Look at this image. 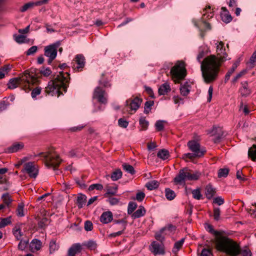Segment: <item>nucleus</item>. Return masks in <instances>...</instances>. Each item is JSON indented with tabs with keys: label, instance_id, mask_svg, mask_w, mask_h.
Instances as JSON below:
<instances>
[{
	"label": "nucleus",
	"instance_id": "f257e3e1",
	"mask_svg": "<svg viewBox=\"0 0 256 256\" xmlns=\"http://www.w3.org/2000/svg\"><path fill=\"white\" fill-rule=\"evenodd\" d=\"M216 52V56L212 54L208 56L201 62L202 76L206 84L216 80L222 64L227 60L228 55L224 46L220 48V51Z\"/></svg>",
	"mask_w": 256,
	"mask_h": 256
},
{
	"label": "nucleus",
	"instance_id": "f03ea898",
	"mask_svg": "<svg viewBox=\"0 0 256 256\" xmlns=\"http://www.w3.org/2000/svg\"><path fill=\"white\" fill-rule=\"evenodd\" d=\"M40 78L38 74H36V69H31L30 72L28 70L25 71L24 73L20 74L17 77V87L18 85H21L22 88L25 90H31V96L32 98H36L37 96L39 95L42 91L40 87L37 86L32 89L30 88L31 85H34L38 83V78Z\"/></svg>",
	"mask_w": 256,
	"mask_h": 256
},
{
	"label": "nucleus",
	"instance_id": "7ed1b4c3",
	"mask_svg": "<svg viewBox=\"0 0 256 256\" xmlns=\"http://www.w3.org/2000/svg\"><path fill=\"white\" fill-rule=\"evenodd\" d=\"M70 80V74L68 72H60L58 74L48 82V86L45 88L44 92L46 94H57L58 96L62 94L61 90L64 92H66Z\"/></svg>",
	"mask_w": 256,
	"mask_h": 256
},
{
	"label": "nucleus",
	"instance_id": "20e7f679",
	"mask_svg": "<svg viewBox=\"0 0 256 256\" xmlns=\"http://www.w3.org/2000/svg\"><path fill=\"white\" fill-rule=\"evenodd\" d=\"M218 247L220 252H225L230 256H252V253L248 246H246L242 250L239 244L230 238H224L219 242Z\"/></svg>",
	"mask_w": 256,
	"mask_h": 256
},
{
	"label": "nucleus",
	"instance_id": "39448f33",
	"mask_svg": "<svg viewBox=\"0 0 256 256\" xmlns=\"http://www.w3.org/2000/svg\"><path fill=\"white\" fill-rule=\"evenodd\" d=\"M42 156L44 159L45 165L49 168H52L55 170L62 162L59 156L55 152H40L34 156Z\"/></svg>",
	"mask_w": 256,
	"mask_h": 256
},
{
	"label": "nucleus",
	"instance_id": "423d86ee",
	"mask_svg": "<svg viewBox=\"0 0 256 256\" xmlns=\"http://www.w3.org/2000/svg\"><path fill=\"white\" fill-rule=\"evenodd\" d=\"M200 174L196 172L192 173L191 170L187 168H184L179 170L178 174L174 178V182L176 184H182L186 180H193L199 178Z\"/></svg>",
	"mask_w": 256,
	"mask_h": 256
},
{
	"label": "nucleus",
	"instance_id": "0eeeda50",
	"mask_svg": "<svg viewBox=\"0 0 256 256\" xmlns=\"http://www.w3.org/2000/svg\"><path fill=\"white\" fill-rule=\"evenodd\" d=\"M170 74L175 83H180L186 76L185 64L182 61H178L172 68Z\"/></svg>",
	"mask_w": 256,
	"mask_h": 256
},
{
	"label": "nucleus",
	"instance_id": "6e6552de",
	"mask_svg": "<svg viewBox=\"0 0 256 256\" xmlns=\"http://www.w3.org/2000/svg\"><path fill=\"white\" fill-rule=\"evenodd\" d=\"M207 230L216 236V238L214 239L216 248L218 251L220 252V250L218 247L219 242H220L222 238H228L227 236H225L226 234L224 230L218 231L214 230L212 226L210 224H208V226Z\"/></svg>",
	"mask_w": 256,
	"mask_h": 256
},
{
	"label": "nucleus",
	"instance_id": "1a4fd4ad",
	"mask_svg": "<svg viewBox=\"0 0 256 256\" xmlns=\"http://www.w3.org/2000/svg\"><path fill=\"white\" fill-rule=\"evenodd\" d=\"M187 144L189 149L196 154L198 158L203 156L206 152L205 150L200 148V144L194 140L189 141Z\"/></svg>",
	"mask_w": 256,
	"mask_h": 256
},
{
	"label": "nucleus",
	"instance_id": "9d476101",
	"mask_svg": "<svg viewBox=\"0 0 256 256\" xmlns=\"http://www.w3.org/2000/svg\"><path fill=\"white\" fill-rule=\"evenodd\" d=\"M24 170L31 178H36L38 174V166L34 162H28L24 166Z\"/></svg>",
	"mask_w": 256,
	"mask_h": 256
},
{
	"label": "nucleus",
	"instance_id": "9b49d317",
	"mask_svg": "<svg viewBox=\"0 0 256 256\" xmlns=\"http://www.w3.org/2000/svg\"><path fill=\"white\" fill-rule=\"evenodd\" d=\"M105 95V90L100 86H97L94 90L93 98L96 99L101 104H106L107 102V98Z\"/></svg>",
	"mask_w": 256,
	"mask_h": 256
},
{
	"label": "nucleus",
	"instance_id": "f8f14e48",
	"mask_svg": "<svg viewBox=\"0 0 256 256\" xmlns=\"http://www.w3.org/2000/svg\"><path fill=\"white\" fill-rule=\"evenodd\" d=\"M60 45L59 42L47 46L44 48V55L55 58L57 55V49Z\"/></svg>",
	"mask_w": 256,
	"mask_h": 256
},
{
	"label": "nucleus",
	"instance_id": "ddd939ff",
	"mask_svg": "<svg viewBox=\"0 0 256 256\" xmlns=\"http://www.w3.org/2000/svg\"><path fill=\"white\" fill-rule=\"evenodd\" d=\"M18 232V233L19 236H17V240H20L18 247L20 250H24L28 248L29 244V239L28 237L24 234L23 232L19 228H17Z\"/></svg>",
	"mask_w": 256,
	"mask_h": 256
},
{
	"label": "nucleus",
	"instance_id": "4468645a",
	"mask_svg": "<svg viewBox=\"0 0 256 256\" xmlns=\"http://www.w3.org/2000/svg\"><path fill=\"white\" fill-rule=\"evenodd\" d=\"M74 60L76 64H73L72 66L73 69L78 72L81 71L85 65L84 56L82 54H77Z\"/></svg>",
	"mask_w": 256,
	"mask_h": 256
},
{
	"label": "nucleus",
	"instance_id": "2eb2a0df",
	"mask_svg": "<svg viewBox=\"0 0 256 256\" xmlns=\"http://www.w3.org/2000/svg\"><path fill=\"white\" fill-rule=\"evenodd\" d=\"M211 136H214L213 142L214 143L220 142L224 137V132L220 127L214 126L210 132Z\"/></svg>",
	"mask_w": 256,
	"mask_h": 256
},
{
	"label": "nucleus",
	"instance_id": "dca6fc26",
	"mask_svg": "<svg viewBox=\"0 0 256 256\" xmlns=\"http://www.w3.org/2000/svg\"><path fill=\"white\" fill-rule=\"evenodd\" d=\"M142 100L138 97L133 99H129L126 101V106H128L131 110L136 112L140 106Z\"/></svg>",
	"mask_w": 256,
	"mask_h": 256
},
{
	"label": "nucleus",
	"instance_id": "f3484780",
	"mask_svg": "<svg viewBox=\"0 0 256 256\" xmlns=\"http://www.w3.org/2000/svg\"><path fill=\"white\" fill-rule=\"evenodd\" d=\"M83 248L80 243L73 244L68 250V256H76V254L80 253Z\"/></svg>",
	"mask_w": 256,
	"mask_h": 256
},
{
	"label": "nucleus",
	"instance_id": "a211bd4d",
	"mask_svg": "<svg viewBox=\"0 0 256 256\" xmlns=\"http://www.w3.org/2000/svg\"><path fill=\"white\" fill-rule=\"evenodd\" d=\"M151 251L154 254H164V250L162 244H160L156 242H153L151 244Z\"/></svg>",
	"mask_w": 256,
	"mask_h": 256
},
{
	"label": "nucleus",
	"instance_id": "6ab92c4d",
	"mask_svg": "<svg viewBox=\"0 0 256 256\" xmlns=\"http://www.w3.org/2000/svg\"><path fill=\"white\" fill-rule=\"evenodd\" d=\"M222 12L220 14L222 20L226 24L230 22L232 20V16L230 14L228 11L226 7L221 8Z\"/></svg>",
	"mask_w": 256,
	"mask_h": 256
},
{
	"label": "nucleus",
	"instance_id": "aec40b11",
	"mask_svg": "<svg viewBox=\"0 0 256 256\" xmlns=\"http://www.w3.org/2000/svg\"><path fill=\"white\" fill-rule=\"evenodd\" d=\"M113 218L112 214L111 212H104L100 217V221L104 224L111 222Z\"/></svg>",
	"mask_w": 256,
	"mask_h": 256
},
{
	"label": "nucleus",
	"instance_id": "412c9836",
	"mask_svg": "<svg viewBox=\"0 0 256 256\" xmlns=\"http://www.w3.org/2000/svg\"><path fill=\"white\" fill-rule=\"evenodd\" d=\"M105 190L106 192L104 194V196L105 198H108L110 196H113L116 195L118 192L117 186H110L108 185L106 186Z\"/></svg>",
	"mask_w": 256,
	"mask_h": 256
},
{
	"label": "nucleus",
	"instance_id": "4be33fe9",
	"mask_svg": "<svg viewBox=\"0 0 256 256\" xmlns=\"http://www.w3.org/2000/svg\"><path fill=\"white\" fill-rule=\"evenodd\" d=\"M42 246L41 241L38 239H34L30 244V247L32 252L40 250Z\"/></svg>",
	"mask_w": 256,
	"mask_h": 256
},
{
	"label": "nucleus",
	"instance_id": "5701e85b",
	"mask_svg": "<svg viewBox=\"0 0 256 256\" xmlns=\"http://www.w3.org/2000/svg\"><path fill=\"white\" fill-rule=\"evenodd\" d=\"M171 90L170 84L168 82H165L162 84L158 90L159 95L166 94Z\"/></svg>",
	"mask_w": 256,
	"mask_h": 256
},
{
	"label": "nucleus",
	"instance_id": "b1692460",
	"mask_svg": "<svg viewBox=\"0 0 256 256\" xmlns=\"http://www.w3.org/2000/svg\"><path fill=\"white\" fill-rule=\"evenodd\" d=\"M81 245L83 248H86L90 250H94L97 248V244L96 242L93 240H89L87 242H82Z\"/></svg>",
	"mask_w": 256,
	"mask_h": 256
},
{
	"label": "nucleus",
	"instance_id": "393cba45",
	"mask_svg": "<svg viewBox=\"0 0 256 256\" xmlns=\"http://www.w3.org/2000/svg\"><path fill=\"white\" fill-rule=\"evenodd\" d=\"M216 193V189L214 188L212 185L208 184L206 187V195L208 199L210 200L215 195Z\"/></svg>",
	"mask_w": 256,
	"mask_h": 256
},
{
	"label": "nucleus",
	"instance_id": "a878e982",
	"mask_svg": "<svg viewBox=\"0 0 256 256\" xmlns=\"http://www.w3.org/2000/svg\"><path fill=\"white\" fill-rule=\"evenodd\" d=\"M242 88L240 89V92L242 96L246 97L251 92L250 89L248 87V83L247 82H242Z\"/></svg>",
	"mask_w": 256,
	"mask_h": 256
},
{
	"label": "nucleus",
	"instance_id": "bb28decb",
	"mask_svg": "<svg viewBox=\"0 0 256 256\" xmlns=\"http://www.w3.org/2000/svg\"><path fill=\"white\" fill-rule=\"evenodd\" d=\"M24 204L23 202L18 204L17 206V216L23 217L28 214V210L24 208Z\"/></svg>",
	"mask_w": 256,
	"mask_h": 256
},
{
	"label": "nucleus",
	"instance_id": "cd10ccee",
	"mask_svg": "<svg viewBox=\"0 0 256 256\" xmlns=\"http://www.w3.org/2000/svg\"><path fill=\"white\" fill-rule=\"evenodd\" d=\"M146 214V210L143 206H140L139 208L134 212L132 214V217L134 219L138 218L144 216Z\"/></svg>",
	"mask_w": 256,
	"mask_h": 256
},
{
	"label": "nucleus",
	"instance_id": "c85d7f7f",
	"mask_svg": "<svg viewBox=\"0 0 256 256\" xmlns=\"http://www.w3.org/2000/svg\"><path fill=\"white\" fill-rule=\"evenodd\" d=\"M122 172L120 169H116L112 174L110 178L113 181H116L120 179L122 176Z\"/></svg>",
	"mask_w": 256,
	"mask_h": 256
},
{
	"label": "nucleus",
	"instance_id": "c756f323",
	"mask_svg": "<svg viewBox=\"0 0 256 256\" xmlns=\"http://www.w3.org/2000/svg\"><path fill=\"white\" fill-rule=\"evenodd\" d=\"M160 185V182L156 180H150L146 184V187L150 190L157 188Z\"/></svg>",
	"mask_w": 256,
	"mask_h": 256
},
{
	"label": "nucleus",
	"instance_id": "7c9ffc66",
	"mask_svg": "<svg viewBox=\"0 0 256 256\" xmlns=\"http://www.w3.org/2000/svg\"><path fill=\"white\" fill-rule=\"evenodd\" d=\"M248 156L251 160L255 162L256 160V144H253L248 151Z\"/></svg>",
	"mask_w": 256,
	"mask_h": 256
},
{
	"label": "nucleus",
	"instance_id": "2f4dec72",
	"mask_svg": "<svg viewBox=\"0 0 256 256\" xmlns=\"http://www.w3.org/2000/svg\"><path fill=\"white\" fill-rule=\"evenodd\" d=\"M157 156L163 160H166L169 158L170 154L168 150L166 149H162L158 152Z\"/></svg>",
	"mask_w": 256,
	"mask_h": 256
},
{
	"label": "nucleus",
	"instance_id": "473e14b6",
	"mask_svg": "<svg viewBox=\"0 0 256 256\" xmlns=\"http://www.w3.org/2000/svg\"><path fill=\"white\" fill-rule=\"evenodd\" d=\"M206 248L202 250L200 256H214L212 252V248L208 244L205 245Z\"/></svg>",
	"mask_w": 256,
	"mask_h": 256
},
{
	"label": "nucleus",
	"instance_id": "72a5a7b5",
	"mask_svg": "<svg viewBox=\"0 0 256 256\" xmlns=\"http://www.w3.org/2000/svg\"><path fill=\"white\" fill-rule=\"evenodd\" d=\"M165 196L168 200H172L175 198L176 194L174 190L170 188H166L165 189Z\"/></svg>",
	"mask_w": 256,
	"mask_h": 256
},
{
	"label": "nucleus",
	"instance_id": "f704fd0d",
	"mask_svg": "<svg viewBox=\"0 0 256 256\" xmlns=\"http://www.w3.org/2000/svg\"><path fill=\"white\" fill-rule=\"evenodd\" d=\"M139 123L142 128L140 130H147L149 122L146 120L145 117H140L139 120Z\"/></svg>",
	"mask_w": 256,
	"mask_h": 256
},
{
	"label": "nucleus",
	"instance_id": "c9c22d12",
	"mask_svg": "<svg viewBox=\"0 0 256 256\" xmlns=\"http://www.w3.org/2000/svg\"><path fill=\"white\" fill-rule=\"evenodd\" d=\"M184 241V238H182L180 240H178L175 242L174 246L172 248V252L174 254H176L180 249L182 247Z\"/></svg>",
	"mask_w": 256,
	"mask_h": 256
},
{
	"label": "nucleus",
	"instance_id": "e433bc0d",
	"mask_svg": "<svg viewBox=\"0 0 256 256\" xmlns=\"http://www.w3.org/2000/svg\"><path fill=\"white\" fill-rule=\"evenodd\" d=\"M123 169L126 172L130 174L133 175L136 173V170H134V167L129 164L124 163L122 165Z\"/></svg>",
	"mask_w": 256,
	"mask_h": 256
},
{
	"label": "nucleus",
	"instance_id": "4c0bfd02",
	"mask_svg": "<svg viewBox=\"0 0 256 256\" xmlns=\"http://www.w3.org/2000/svg\"><path fill=\"white\" fill-rule=\"evenodd\" d=\"M86 200V196L84 194H80L77 198V202L79 208H82L85 204Z\"/></svg>",
	"mask_w": 256,
	"mask_h": 256
},
{
	"label": "nucleus",
	"instance_id": "58836bf2",
	"mask_svg": "<svg viewBox=\"0 0 256 256\" xmlns=\"http://www.w3.org/2000/svg\"><path fill=\"white\" fill-rule=\"evenodd\" d=\"M154 104L153 100H148L144 104V113L148 114L151 110L152 106Z\"/></svg>",
	"mask_w": 256,
	"mask_h": 256
},
{
	"label": "nucleus",
	"instance_id": "ea45409f",
	"mask_svg": "<svg viewBox=\"0 0 256 256\" xmlns=\"http://www.w3.org/2000/svg\"><path fill=\"white\" fill-rule=\"evenodd\" d=\"M39 74L41 76H43L44 77H48L52 74L51 70L48 68L43 67L39 72Z\"/></svg>",
	"mask_w": 256,
	"mask_h": 256
},
{
	"label": "nucleus",
	"instance_id": "a19ab883",
	"mask_svg": "<svg viewBox=\"0 0 256 256\" xmlns=\"http://www.w3.org/2000/svg\"><path fill=\"white\" fill-rule=\"evenodd\" d=\"M86 176H82V178H81V179H80L78 178H76L74 179V180L76 182V184L78 185L81 188H86V185L85 184V182L84 180V178Z\"/></svg>",
	"mask_w": 256,
	"mask_h": 256
},
{
	"label": "nucleus",
	"instance_id": "79ce46f5",
	"mask_svg": "<svg viewBox=\"0 0 256 256\" xmlns=\"http://www.w3.org/2000/svg\"><path fill=\"white\" fill-rule=\"evenodd\" d=\"M11 68L10 65H6L3 68H0V79L4 78L5 74H6Z\"/></svg>",
	"mask_w": 256,
	"mask_h": 256
},
{
	"label": "nucleus",
	"instance_id": "37998d69",
	"mask_svg": "<svg viewBox=\"0 0 256 256\" xmlns=\"http://www.w3.org/2000/svg\"><path fill=\"white\" fill-rule=\"evenodd\" d=\"M104 74H102V78L99 80L100 84L103 86L104 87H110L111 86L110 84L109 81L104 78Z\"/></svg>",
	"mask_w": 256,
	"mask_h": 256
},
{
	"label": "nucleus",
	"instance_id": "c03bdc74",
	"mask_svg": "<svg viewBox=\"0 0 256 256\" xmlns=\"http://www.w3.org/2000/svg\"><path fill=\"white\" fill-rule=\"evenodd\" d=\"M228 172H229V169L228 168H220L218 172V178H222V177L226 178L228 175Z\"/></svg>",
	"mask_w": 256,
	"mask_h": 256
},
{
	"label": "nucleus",
	"instance_id": "a18cd8bd",
	"mask_svg": "<svg viewBox=\"0 0 256 256\" xmlns=\"http://www.w3.org/2000/svg\"><path fill=\"white\" fill-rule=\"evenodd\" d=\"M166 122L164 120H158L155 124L156 128L157 131L160 132L164 128V123Z\"/></svg>",
	"mask_w": 256,
	"mask_h": 256
},
{
	"label": "nucleus",
	"instance_id": "49530a36",
	"mask_svg": "<svg viewBox=\"0 0 256 256\" xmlns=\"http://www.w3.org/2000/svg\"><path fill=\"white\" fill-rule=\"evenodd\" d=\"M176 227L172 224H168L167 226L161 228L162 232H164L166 230L170 232H174L176 230Z\"/></svg>",
	"mask_w": 256,
	"mask_h": 256
},
{
	"label": "nucleus",
	"instance_id": "de8ad7c7",
	"mask_svg": "<svg viewBox=\"0 0 256 256\" xmlns=\"http://www.w3.org/2000/svg\"><path fill=\"white\" fill-rule=\"evenodd\" d=\"M247 72V70H243L241 72H240L239 73H238L232 80V82L233 84H236L238 80L242 76L244 75Z\"/></svg>",
	"mask_w": 256,
	"mask_h": 256
},
{
	"label": "nucleus",
	"instance_id": "09e8293b",
	"mask_svg": "<svg viewBox=\"0 0 256 256\" xmlns=\"http://www.w3.org/2000/svg\"><path fill=\"white\" fill-rule=\"evenodd\" d=\"M35 2H29L26 4H24L22 8H20V11L21 12H24L27 10L28 9L32 8L35 6Z\"/></svg>",
	"mask_w": 256,
	"mask_h": 256
},
{
	"label": "nucleus",
	"instance_id": "8fccbe9b",
	"mask_svg": "<svg viewBox=\"0 0 256 256\" xmlns=\"http://www.w3.org/2000/svg\"><path fill=\"white\" fill-rule=\"evenodd\" d=\"M137 204L134 202H130L128 205V214H133L134 210L136 209Z\"/></svg>",
	"mask_w": 256,
	"mask_h": 256
},
{
	"label": "nucleus",
	"instance_id": "3c124183",
	"mask_svg": "<svg viewBox=\"0 0 256 256\" xmlns=\"http://www.w3.org/2000/svg\"><path fill=\"white\" fill-rule=\"evenodd\" d=\"M214 211V218L215 220L218 221L220 219V210L219 208L214 207L213 210Z\"/></svg>",
	"mask_w": 256,
	"mask_h": 256
},
{
	"label": "nucleus",
	"instance_id": "603ef678",
	"mask_svg": "<svg viewBox=\"0 0 256 256\" xmlns=\"http://www.w3.org/2000/svg\"><path fill=\"white\" fill-rule=\"evenodd\" d=\"M104 186L102 184H91L88 188V190L89 191L93 190H94L96 189L98 190H101L103 189Z\"/></svg>",
	"mask_w": 256,
	"mask_h": 256
},
{
	"label": "nucleus",
	"instance_id": "864d4df0",
	"mask_svg": "<svg viewBox=\"0 0 256 256\" xmlns=\"http://www.w3.org/2000/svg\"><path fill=\"white\" fill-rule=\"evenodd\" d=\"M10 218H11L10 216L4 218H2L0 222V228H4L6 226L10 224Z\"/></svg>",
	"mask_w": 256,
	"mask_h": 256
},
{
	"label": "nucleus",
	"instance_id": "5fc2aeb1",
	"mask_svg": "<svg viewBox=\"0 0 256 256\" xmlns=\"http://www.w3.org/2000/svg\"><path fill=\"white\" fill-rule=\"evenodd\" d=\"M108 198V199L106 201L112 206L118 204L120 202V199L112 197V196Z\"/></svg>",
	"mask_w": 256,
	"mask_h": 256
},
{
	"label": "nucleus",
	"instance_id": "6e6d98bb",
	"mask_svg": "<svg viewBox=\"0 0 256 256\" xmlns=\"http://www.w3.org/2000/svg\"><path fill=\"white\" fill-rule=\"evenodd\" d=\"M193 198L196 200H200L202 198V195L199 189L194 190L192 191Z\"/></svg>",
	"mask_w": 256,
	"mask_h": 256
},
{
	"label": "nucleus",
	"instance_id": "4d7b16f0",
	"mask_svg": "<svg viewBox=\"0 0 256 256\" xmlns=\"http://www.w3.org/2000/svg\"><path fill=\"white\" fill-rule=\"evenodd\" d=\"M116 224L120 225V229L126 230L127 225V222L124 219L116 220L114 221Z\"/></svg>",
	"mask_w": 256,
	"mask_h": 256
},
{
	"label": "nucleus",
	"instance_id": "13d9d810",
	"mask_svg": "<svg viewBox=\"0 0 256 256\" xmlns=\"http://www.w3.org/2000/svg\"><path fill=\"white\" fill-rule=\"evenodd\" d=\"M84 228L86 231H91L93 229V224L90 220H86L84 222Z\"/></svg>",
	"mask_w": 256,
	"mask_h": 256
},
{
	"label": "nucleus",
	"instance_id": "bf43d9fd",
	"mask_svg": "<svg viewBox=\"0 0 256 256\" xmlns=\"http://www.w3.org/2000/svg\"><path fill=\"white\" fill-rule=\"evenodd\" d=\"M180 94L184 96H186L190 92V90L184 84L180 88Z\"/></svg>",
	"mask_w": 256,
	"mask_h": 256
},
{
	"label": "nucleus",
	"instance_id": "052dcab7",
	"mask_svg": "<svg viewBox=\"0 0 256 256\" xmlns=\"http://www.w3.org/2000/svg\"><path fill=\"white\" fill-rule=\"evenodd\" d=\"M28 42L25 36L20 34L17 36V43L22 44Z\"/></svg>",
	"mask_w": 256,
	"mask_h": 256
},
{
	"label": "nucleus",
	"instance_id": "680f3d73",
	"mask_svg": "<svg viewBox=\"0 0 256 256\" xmlns=\"http://www.w3.org/2000/svg\"><path fill=\"white\" fill-rule=\"evenodd\" d=\"M118 123L119 126L123 128H127L128 125V122L122 118H120L118 120Z\"/></svg>",
	"mask_w": 256,
	"mask_h": 256
},
{
	"label": "nucleus",
	"instance_id": "e2e57ef3",
	"mask_svg": "<svg viewBox=\"0 0 256 256\" xmlns=\"http://www.w3.org/2000/svg\"><path fill=\"white\" fill-rule=\"evenodd\" d=\"M195 158H198L196 154H194V153H186L182 155V158L184 160L188 158L190 160H193Z\"/></svg>",
	"mask_w": 256,
	"mask_h": 256
},
{
	"label": "nucleus",
	"instance_id": "0e129e2a",
	"mask_svg": "<svg viewBox=\"0 0 256 256\" xmlns=\"http://www.w3.org/2000/svg\"><path fill=\"white\" fill-rule=\"evenodd\" d=\"M38 50L37 46H32L30 47L26 52V54L27 56L32 55L35 54Z\"/></svg>",
	"mask_w": 256,
	"mask_h": 256
},
{
	"label": "nucleus",
	"instance_id": "69168bd1",
	"mask_svg": "<svg viewBox=\"0 0 256 256\" xmlns=\"http://www.w3.org/2000/svg\"><path fill=\"white\" fill-rule=\"evenodd\" d=\"M224 200L221 196H218L214 198L213 203L221 206L224 204Z\"/></svg>",
	"mask_w": 256,
	"mask_h": 256
},
{
	"label": "nucleus",
	"instance_id": "338daca9",
	"mask_svg": "<svg viewBox=\"0 0 256 256\" xmlns=\"http://www.w3.org/2000/svg\"><path fill=\"white\" fill-rule=\"evenodd\" d=\"M145 194L142 192H139L136 194L135 199L138 202H142L145 198Z\"/></svg>",
	"mask_w": 256,
	"mask_h": 256
},
{
	"label": "nucleus",
	"instance_id": "774afa93",
	"mask_svg": "<svg viewBox=\"0 0 256 256\" xmlns=\"http://www.w3.org/2000/svg\"><path fill=\"white\" fill-rule=\"evenodd\" d=\"M58 248V246L56 244V241L54 240H50V251H54L56 250Z\"/></svg>",
	"mask_w": 256,
	"mask_h": 256
}]
</instances>
